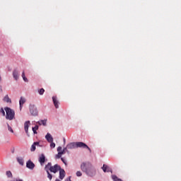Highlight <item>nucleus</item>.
<instances>
[{
    "label": "nucleus",
    "instance_id": "9b49d317",
    "mask_svg": "<svg viewBox=\"0 0 181 181\" xmlns=\"http://www.w3.org/2000/svg\"><path fill=\"white\" fill-rule=\"evenodd\" d=\"M102 169L103 170V172H111V173H112V170H111L110 168V167H108V165L104 164L103 166L102 167Z\"/></svg>",
    "mask_w": 181,
    "mask_h": 181
},
{
    "label": "nucleus",
    "instance_id": "4468645a",
    "mask_svg": "<svg viewBox=\"0 0 181 181\" xmlns=\"http://www.w3.org/2000/svg\"><path fill=\"white\" fill-rule=\"evenodd\" d=\"M26 103V99L25 98L21 97L20 100H19V104H20V110H22V107H23V104Z\"/></svg>",
    "mask_w": 181,
    "mask_h": 181
},
{
    "label": "nucleus",
    "instance_id": "f704fd0d",
    "mask_svg": "<svg viewBox=\"0 0 181 181\" xmlns=\"http://www.w3.org/2000/svg\"><path fill=\"white\" fill-rule=\"evenodd\" d=\"M65 181H71V179L69 177Z\"/></svg>",
    "mask_w": 181,
    "mask_h": 181
},
{
    "label": "nucleus",
    "instance_id": "a211bd4d",
    "mask_svg": "<svg viewBox=\"0 0 181 181\" xmlns=\"http://www.w3.org/2000/svg\"><path fill=\"white\" fill-rule=\"evenodd\" d=\"M36 145H39V142H34V144L31 146V152H35V151H36Z\"/></svg>",
    "mask_w": 181,
    "mask_h": 181
},
{
    "label": "nucleus",
    "instance_id": "412c9836",
    "mask_svg": "<svg viewBox=\"0 0 181 181\" xmlns=\"http://www.w3.org/2000/svg\"><path fill=\"white\" fill-rule=\"evenodd\" d=\"M37 129H39V126L36 125L35 127H33V132L34 134H37Z\"/></svg>",
    "mask_w": 181,
    "mask_h": 181
},
{
    "label": "nucleus",
    "instance_id": "72a5a7b5",
    "mask_svg": "<svg viewBox=\"0 0 181 181\" xmlns=\"http://www.w3.org/2000/svg\"><path fill=\"white\" fill-rule=\"evenodd\" d=\"M60 151H62V147L61 146L57 148V151L58 152H61Z\"/></svg>",
    "mask_w": 181,
    "mask_h": 181
},
{
    "label": "nucleus",
    "instance_id": "393cba45",
    "mask_svg": "<svg viewBox=\"0 0 181 181\" xmlns=\"http://www.w3.org/2000/svg\"><path fill=\"white\" fill-rule=\"evenodd\" d=\"M17 160L20 165H23V158H18Z\"/></svg>",
    "mask_w": 181,
    "mask_h": 181
},
{
    "label": "nucleus",
    "instance_id": "2eb2a0df",
    "mask_svg": "<svg viewBox=\"0 0 181 181\" xmlns=\"http://www.w3.org/2000/svg\"><path fill=\"white\" fill-rule=\"evenodd\" d=\"M45 139H47V142H53V137L50 133H47L45 136Z\"/></svg>",
    "mask_w": 181,
    "mask_h": 181
},
{
    "label": "nucleus",
    "instance_id": "b1692460",
    "mask_svg": "<svg viewBox=\"0 0 181 181\" xmlns=\"http://www.w3.org/2000/svg\"><path fill=\"white\" fill-rule=\"evenodd\" d=\"M66 151H67V148H64L62 151H59V155H64L66 153Z\"/></svg>",
    "mask_w": 181,
    "mask_h": 181
},
{
    "label": "nucleus",
    "instance_id": "ddd939ff",
    "mask_svg": "<svg viewBox=\"0 0 181 181\" xmlns=\"http://www.w3.org/2000/svg\"><path fill=\"white\" fill-rule=\"evenodd\" d=\"M29 125H30V121H27L24 124V129L26 134H28V130H29Z\"/></svg>",
    "mask_w": 181,
    "mask_h": 181
},
{
    "label": "nucleus",
    "instance_id": "9d476101",
    "mask_svg": "<svg viewBox=\"0 0 181 181\" xmlns=\"http://www.w3.org/2000/svg\"><path fill=\"white\" fill-rule=\"evenodd\" d=\"M52 101L54 103L55 108H59V100H57V97L53 96Z\"/></svg>",
    "mask_w": 181,
    "mask_h": 181
},
{
    "label": "nucleus",
    "instance_id": "6ab92c4d",
    "mask_svg": "<svg viewBox=\"0 0 181 181\" xmlns=\"http://www.w3.org/2000/svg\"><path fill=\"white\" fill-rule=\"evenodd\" d=\"M4 101L5 103H12V100H11V98H9V96L8 95H6L4 98Z\"/></svg>",
    "mask_w": 181,
    "mask_h": 181
},
{
    "label": "nucleus",
    "instance_id": "473e14b6",
    "mask_svg": "<svg viewBox=\"0 0 181 181\" xmlns=\"http://www.w3.org/2000/svg\"><path fill=\"white\" fill-rule=\"evenodd\" d=\"M23 80L25 81V83H28L29 81L28 80V78L26 76L25 78H23Z\"/></svg>",
    "mask_w": 181,
    "mask_h": 181
},
{
    "label": "nucleus",
    "instance_id": "dca6fc26",
    "mask_svg": "<svg viewBox=\"0 0 181 181\" xmlns=\"http://www.w3.org/2000/svg\"><path fill=\"white\" fill-rule=\"evenodd\" d=\"M75 148H76V143H70L66 146V149H74Z\"/></svg>",
    "mask_w": 181,
    "mask_h": 181
},
{
    "label": "nucleus",
    "instance_id": "cd10ccee",
    "mask_svg": "<svg viewBox=\"0 0 181 181\" xmlns=\"http://www.w3.org/2000/svg\"><path fill=\"white\" fill-rule=\"evenodd\" d=\"M82 175H83V174L81 173V171H77L76 172V176L80 177V176H82Z\"/></svg>",
    "mask_w": 181,
    "mask_h": 181
},
{
    "label": "nucleus",
    "instance_id": "4be33fe9",
    "mask_svg": "<svg viewBox=\"0 0 181 181\" xmlns=\"http://www.w3.org/2000/svg\"><path fill=\"white\" fill-rule=\"evenodd\" d=\"M38 93L40 94V95H43V94H45V89L41 88L38 90Z\"/></svg>",
    "mask_w": 181,
    "mask_h": 181
},
{
    "label": "nucleus",
    "instance_id": "5701e85b",
    "mask_svg": "<svg viewBox=\"0 0 181 181\" xmlns=\"http://www.w3.org/2000/svg\"><path fill=\"white\" fill-rule=\"evenodd\" d=\"M8 129L11 134H13V129H12L11 127L9 126V124H7Z\"/></svg>",
    "mask_w": 181,
    "mask_h": 181
},
{
    "label": "nucleus",
    "instance_id": "7c9ffc66",
    "mask_svg": "<svg viewBox=\"0 0 181 181\" xmlns=\"http://www.w3.org/2000/svg\"><path fill=\"white\" fill-rule=\"evenodd\" d=\"M0 112H1V114H3V115H5V110H4V108H1L0 110Z\"/></svg>",
    "mask_w": 181,
    "mask_h": 181
},
{
    "label": "nucleus",
    "instance_id": "20e7f679",
    "mask_svg": "<svg viewBox=\"0 0 181 181\" xmlns=\"http://www.w3.org/2000/svg\"><path fill=\"white\" fill-rule=\"evenodd\" d=\"M76 148H83L85 149H88L90 152V153H91V148H90V147H88V146H87V144L83 143V142H76Z\"/></svg>",
    "mask_w": 181,
    "mask_h": 181
},
{
    "label": "nucleus",
    "instance_id": "f257e3e1",
    "mask_svg": "<svg viewBox=\"0 0 181 181\" xmlns=\"http://www.w3.org/2000/svg\"><path fill=\"white\" fill-rule=\"evenodd\" d=\"M62 167L59 164L52 165V163H48L45 167V170H49L52 173H57Z\"/></svg>",
    "mask_w": 181,
    "mask_h": 181
},
{
    "label": "nucleus",
    "instance_id": "0eeeda50",
    "mask_svg": "<svg viewBox=\"0 0 181 181\" xmlns=\"http://www.w3.org/2000/svg\"><path fill=\"white\" fill-rule=\"evenodd\" d=\"M65 177H66V171H64V169L60 168L59 169V179H61V180H63Z\"/></svg>",
    "mask_w": 181,
    "mask_h": 181
},
{
    "label": "nucleus",
    "instance_id": "c756f323",
    "mask_svg": "<svg viewBox=\"0 0 181 181\" xmlns=\"http://www.w3.org/2000/svg\"><path fill=\"white\" fill-rule=\"evenodd\" d=\"M61 160H62L63 163H64V165H66V166L67 165V163L66 162V160H64V158H61Z\"/></svg>",
    "mask_w": 181,
    "mask_h": 181
},
{
    "label": "nucleus",
    "instance_id": "f3484780",
    "mask_svg": "<svg viewBox=\"0 0 181 181\" xmlns=\"http://www.w3.org/2000/svg\"><path fill=\"white\" fill-rule=\"evenodd\" d=\"M47 122V119H44V120H40L37 122V124L40 125H43L44 127H46Z\"/></svg>",
    "mask_w": 181,
    "mask_h": 181
},
{
    "label": "nucleus",
    "instance_id": "2f4dec72",
    "mask_svg": "<svg viewBox=\"0 0 181 181\" xmlns=\"http://www.w3.org/2000/svg\"><path fill=\"white\" fill-rule=\"evenodd\" d=\"M21 76H22V78H25V77H26V76L25 75V71H23V73H22V75H21Z\"/></svg>",
    "mask_w": 181,
    "mask_h": 181
},
{
    "label": "nucleus",
    "instance_id": "e433bc0d",
    "mask_svg": "<svg viewBox=\"0 0 181 181\" xmlns=\"http://www.w3.org/2000/svg\"><path fill=\"white\" fill-rule=\"evenodd\" d=\"M64 142H66V139H64Z\"/></svg>",
    "mask_w": 181,
    "mask_h": 181
},
{
    "label": "nucleus",
    "instance_id": "423d86ee",
    "mask_svg": "<svg viewBox=\"0 0 181 181\" xmlns=\"http://www.w3.org/2000/svg\"><path fill=\"white\" fill-rule=\"evenodd\" d=\"M86 173L88 176L93 177V176H95V173H97V171L95 170V168L93 167V165H91V168H89L88 169V171Z\"/></svg>",
    "mask_w": 181,
    "mask_h": 181
},
{
    "label": "nucleus",
    "instance_id": "f03ea898",
    "mask_svg": "<svg viewBox=\"0 0 181 181\" xmlns=\"http://www.w3.org/2000/svg\"><path fill=\"white\" fill-rule=\"evenodd\" d=\"M4 110L6 111V119H8L9 121L15 119V110L10 107H5Z\"/></svg>",
    "mask_w": 181,
    "mask_h": 181
},
{
    "label": "nucleus",
    "instance_id": "a878e982",
    "mask_svg": "<svg viewBox=\"0 0 181 181\" xmlns=\"http://www.w3.org/2000/svg\"><path fill=\"white\" fill-rule=\"evenodd\" d=\"M6 175L8 177H12V172L6 171Z\"/></svg>",
    "mask_w": 181,
    "mask_h": 181
},
{
    "label": "nucleus",
    "instance_id": "c85d7f7f",
    "mask_svg": "<svg viewBox=\"0 0 181 181\" xmlns=\"http://www.w3.org/2000/svg\"><path fill=\"white\" fill-rule=\"evenodd\" d=\"M56 158H57V159H60V158H62V154H60V152L58 153V154L56 156Z\"/></svg>",
    "mask_w": 181,
    "mask_h": 181
},
{
    "label": "nucleus",
    "instance_id": "bb28decb",
    "mask_svg": "<svg viewBox=\"0 0 181 181\" xmlns=\"http://www.w3.org/2000/svg\"><path fill=\"white\" fill-rule=\"evenodd\" d=\"M50 143V147L51 148H56V144H54L53 141L49 142Z\"/></svg>",
    "mask_w": 181,
    "mask_h": 181
},
{
    "label": "nucleus",
    "instance_id": "aec40b11",
    "mask_svg": "<svg viewBox=\"0 0 181 181\" xmlns=\"http://www.w3.org/2000/svg\"><path fill=\"white\" fill-rule=\"evenodd\" d=\"M47 174V177L49 180H52V179L53 178V175H52V174H50V172H49V170H45Z\"/></svg>",
    "mask_w": 181,
    "mask_h": 181
},
{
    "label": "nucleus",
    "instance_id": "c9c22d12",
    "mask_svg": "<svg viewBox=\"0 0 181 181\" xmlns=\"http://www.w3.org/2000/svg\"><path fill=\"white\" fill-rule=\"evenodd\" d=\"M55 181H61L60 180H59V179H57Z\"/></svg>",
    "mask_w": 181,
    "mask_h": 181
},
{
    "label": "nucleus",
    "instance_id": "7ed1b4c3",
    "mask_svg": "<svg viewBox=\"0 0 181 181\" xmlns=\"http://www.w3.org/2000/svg\"><path fill=\"white\" fill-rule=\"evenodd\" d=\"M91 163L90 162H83L81 165V170L82 172H85V173L88 170L89 168H91Z\"/></svg>",
    "mask_w": 181,
    "mask_h": 181
},
{
    "label": "nucleus",
    "instance_id": "1a4fd4ad",
    "mask_svg": "<svg viewBox=\"0 0 181 181\" xmlns=\"http://www.w3.org/2000/svg\"><path fill=\"white\" fill-rule=\"evenodd\" d=\"M26 166L28 169L33 170L35 169V163L32 160H28L26 163Z\"/></svg>",
    "mask_w": 181,
    "mask_h": 181
},
{
    "label": "nucleus",
    "instance_id": "f8f14e48",
    "mask_svg": "<svg viewBox=\"0 0 181 181\" xmlns=\"http://www.w3.org/2000/svg\"><path fill=\"white\" fill-rule=\"evenodd\" d=\"M13 76L16 81H18L19 79V72L18 71V70H14L13 71Z\"/></svg>",
    "mask_w": 181,
    "mask_h": 181
},
{
    "label": "nucleus",
    "instance_id": "39448f33",
    "mask_svg": "<svg viewBox=\"0 0 181 181\" xmlns=\"http://www.w3.org/2000/svg\"><path fill=\"white\" fill-rule=\"evenodd\" d=\"M30 112L31 115H33V117H36L38 114L37 108L35 105H30Z\"/></svg>",
    "mask_w": 181,
    "mask_h": 181
},
{
    "label": "nucleus",
    "instance_id": "6e6552de",
    "mask_svg": "<svg viewBox=\"0 0 181 181\" xmlns=\"http://www.w3.org/2000/svg\"><path fill=\"white\" fill-rule=\"evenodd\" d=\"M39 162L40 165H45V162H46V157L45 156V154H41V156L39 158Z\"/></svg>",
    "mask_w": 181,
    "mask_h": 181
}]
</instances>
